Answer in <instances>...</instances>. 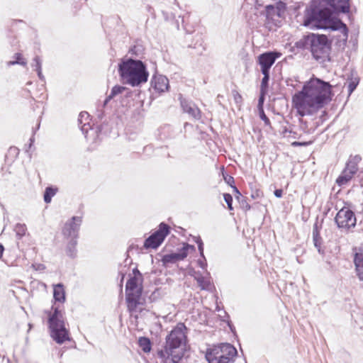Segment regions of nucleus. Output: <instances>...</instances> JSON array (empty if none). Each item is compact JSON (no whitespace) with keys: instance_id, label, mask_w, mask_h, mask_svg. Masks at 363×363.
Segmentation results:
<instances>
[{"instance_id":"nucleus-1","label":"nucleus","mask_w":363,"mask_h":363,"mask_svg":"<svg viewBox=\"0 0 363 363\" xmlns=\"http://www.w3.org/2000/svg\"><path fill=\"white\" fill-rule=\"evenodd\" d=\"M332 86L318 78H311L302 90L293 96V103L298 113L311 116L316 113L331 100Z\"/></svg>"},{"instance_id":"nucleus-2","label":"nucleus","mask_w":363,"mask_h":363,"mask_svg":"<svg viewBox=\"0 0 363 363\" xmlns=\"http://www.w3.org/2000/svg\"><path fill=\"white\" fill-rule=\"evenodd\" d=\"M302 25L310 28L338 30L340 40L347 41L348 29L340 20L333 17L328 9H319L312 4L305 11Z\"/></svg>"},{"instance_id":"nucleus-3","label":"nucleus","mask_w":363,"mask_h":363,"mask_svg":"<svg viewBox=\"0 0 363 363\" xmlns=\"http://www.w3.org/2000/svg\"><path fill=\"white\" fill-rule=\"evenodd\" d=\"M186 327L178 323L166 337L164 349L158 352L160 358L172 363H178L182 358L186 343Z\"/></svg>"},{"instance_id":"nucleus-4","label":"nucleus","mask_w":363,"mask_h":363,"mask_svg":"<svg viewBox=\"0 0 363 363\" xmlns=\"http://www.w3.org/2000/svg\"><path fill=\"white\" fill-rule=\"evenodd\" d=\"M118 67L121 80L125 84L135 87L147 82L149 72L141 60L122 59Z\"/></svg>"},{"instance_id":"nucleus-5","label":"nucleus","mask_w":363,"mask_h":363,"mask_svg":"<svg viewBox=\"0 0 363 363\" xmlns=\"http://www.w3.org/2000/svg\"><path fill=\"white\" fill-rule=\"evenodd\" d=\"M48 315V323L50 335L58 344H62L69 340V332L65 327L63 315L57 308H52Z\"/></svg>"},{"instance_id":"nucleus-6","label":"nucleus","mask_w":363,"mask_h":363,"mask_svg":"<svg viewBox=\"0 0 363 363\" xmlns=\"http://www.w3.org/2000/svg\"><path fill=\"white\" fill-rule=\"evenodd\" d=\"M237 350L230 343H221L208 349L206 358L208 363H233Z\"/></svg>"},{"instance_id":"nucleus-7","label":"nucleus","mask_w":363,"mask_h":363,"mask_svg":"<svg viewBox=\"0 0 363 363\" xmlns=\"http://www.w3.org/2000/svg\"><path fill=\"white\" fill-rule=\"evenodd\" d=\"M140 274L131 277L126 284V301L129 311L133 313L136 311L138 306L140 303L142 285Z\"/></svg>"},{"instance_id":"nucleus-8","label":"nucleus","mask_w":363,"mask_h":363,"mask_svg":"<svg viewBox=\"0 0 363 363\" xmlns=\"http://www.w3.org/2000/svg\"><path fill=\"white\" fill-rule=\"evenodd\" d=\"M311 52L316 60L325 59L328 56L330 45L325 35L312 34L307 38Z\"/></svg>"},{"instance_id":"nucleus-9","label":"nucleus","mask_w":363,"mask_h":363,"mask_svg":"<svg viewBox=\"0 0 363 363\" xmlns=\"http://www.w3.org/2000/svg\"><path fill=\"white\" fill-rule=\"evenodd\" d=\"M335 220L338 228L345 230H348L354 228L357 222L354 212L348 207L341 208L337 212Z\"/></svg>"},{"instance_id":"nucleus-10","label":"nucleus","mask_w":363,"mask_h":363,"mask_svg":"<svg viewBox=\"0 0 363 363\" xmlns=\"http://www.w3.org/2000/svg\"><path fill=\"white\" fill-rule=\"evenodd\" d=\"M169 233V227L164 223H160L159 229L145 240L144 247L146 249H157Z\"/></svg>"},{"instance_id":"nucleus-11","label":"nucleus","mask_w":363,"mask_h":363,"mask_svg":"<svg viewBox=\"0 0 363 363\" xmlns=\"http://www.w3.org/2000/svg\"><path fill=\"white\" fill-rule=\"evenodd\" d=\"M82 223V218L79 216H73L70 220H67L63 228L62 234L67 239L77 238L78 232Z\"/></svg>"},{"instance_id":"nucleus-12","label":"nucleus","mask_w":363,"mask_h":363,"mask_svg":"<svg viewBox=\"0 0 363 363\" xmlns=\"http://www.w3.org/2000/svg\"><path fill=\"white\" fill-rule=\"evenodd\" d=\"M281 55L279 52H267L261 54L258 57V63L261 67V72H269L271 67L275 62L277 58Z\"/></svg>"},{"instance_id":"nucleus-13","label":"nucleus","mask_w":363,"mask_h":363,"mask_svg":"<svg viewBox=\"0 0 363 363\" xmlns=\"http://www.w3.org/2000/svg\"><path fill=\"white\" fill-rule=\"evenodd\" d=\"M190 248L194 249V246L186 245L179 252L164 255L162 258V262L164 265H167L182 260L187 256V251Z\"/></svg>"},{"instance_id":"nucleus-14","label":"nucleus","mask_w":363,"mask_h":363,"mask_svg":"<svg viewBox=\"0 0 363 363\" xmlns=\"http://www.w3.org/2000/svg\"><path fill=\"white\" fill-rule=\"evenodd\" d=\"M180 103L184 112L188 113L190 116L195 119L200 118L201 111L195 104L184 99H182L180 100Z\"/></svg>"},{"instance_id":"nucleus-15","label":"nucleus","mask_w":363,"mask_h":363,"mask_svg":"<svg viewBox=\"0 0 363 363\" xmlns=\"http://www.w3.org/2000/svg\"><path fill=\"white\" fill-rule=\"evenodd\" d=\"M153 88L159 93H162L169 89V80L163 75L154 76L152 80Z\"/></svg>"},{"instance_id":"nucleus-16","label":"nucleus","mask_w":363,"mask_h":363,"mask_svg":"<svg viewBox=\"0 0 363 363\" xmlns=\"http://www.w3.org/2000/svg\"><path fill=\"white\" fill-rule=\"evenodd\" d=\"M335 11L347 13L350 10L349 0H325Z\"/></svg>"},{"instance_id":"nucleus-17","label":"nucleus","mask_w":363,"mask_h":363,"mask_svg":"<svg viewBox=\"0 0 363 363\" xmlns=\"http://www.w3.org/2000/svg\"><path fill=\"white\" fill-rule=\"evenodd\" d=\"M354 264L359 278L363 280V247L359 248L355 253Z\"/></svg>"},{"instance_id":"nucleus-18","label":"nucleus","mask_w":363,"mask_h":363,"mask_svg":"<svg viewBox=\"0 0 363 363\" xmlns=\"http://www.w3.org/2000/svg\"><path fill=\"white\" fill-rule=\"evenodd\" d=\"M361 160V157L359 155H355L354 157H352L349 159L348 162L346 164V167L344 169L345 171L348 172V174H352V176H354V174L357 172L358 170V164Z\"/></svg>"},{"instance_id":"nucleus-19","label":"nucleus","mask_w":363,"mask_h":363,"mask_svg":"<svg viewBox=\"0 0 363 363\" xmlns=\"http://www.w3.org/2000/svg\"><path fill=\"white\" fill-rule=\"evenodd\" d=\"M194 278L201 290L211 291L212 289L213 285L210 279L206 278L201 274L195 276Z\"/></svg>"},{"instance_id":"nucleus-20","label":"nucleus","mask_w":363,"mask_h":363,"mask_svg":"<svg viewBox=\"0 0 363 363\" xmlns=\"http://www.w3.org/2000/svg\"><path fill=\"white\" fill-rule=\"evenodd\" d=\"M53 296L56 301L64 302L65 300V292L63 285L57 284L54 286Z\"/></svg>"},{"instance_id":"nucleus-21","label":"nucleus","mask_w":363,"mask_h":363,"mask_svg":"<svg viewBox=\"0 0 363 363\" xmlns=\"http://www.w3.org/2000/svg\"><path fill=\"white\" fill-rule=\"evenodd\" d=\"M126 89L125 87L116 85L111 89V94L107 96L104 102V106H106L110 100H111L116 95L123 93Z\"/></svg>"},{"instance_id":"nucleus-22","label":"nucleus","mask_w":363,"mask_h":363,"mask_svg":"<svg viewBox=\"0 0 363 363\" xmlns=\"http://www.w3.org/2000/svg\"><path fill=\"white\" fill-rule=\"evenodd\" d=\"M77 238H72L69 240L67 248H66V253L69 257H74L76 256L77 254V250H76V245H77Z\"/></svg>"},{"instance_id":"nucleus-23","label":"nucleus","mask_w":363,"mask_h":363,"mask_svg":"<svg viewBox=\"0 0 363 363\" xmlns=\"http://www.w3.org/2000/svg\"><path fill=\"white\" fill-rule=\"evenodd\" d=\"M352 177V174H348V172L344 169L336 179V183L340 186H345L351 180Z\"/></svg>"},{"instance_id":"nucleus-24","label":"nucleus","mask_w":363,"mask_h":363,"mask_svg":"<svg viewBox=\"0 0 363 363\" xmlns=\"http://www.w3.org/2000/svg\"><path fill=\"white\" fill-rule=\"evenodd\" d=\"M138 344L142 350L147 353L151 350V342L149 338L141 337L138 340Z\"/></svg>"},{"instance_id":"nucleus-25","label":"nucleus","mask_w":363,"mask_h":363,"mask_svg":"<svg viewBox=\"0 0 363 363\" xmlns=\"http://www.w3.org/2000/svg\"><path fill=\"white\" fill-rule=\"evenodd\" d=\"M57 189H52V187H47L44 194V201L48 203L51 201L52 197L56 194Z\"/></svg>"},{"instance_id":"nucleus-26","label":"nucleus","mask_w":363,"mask_h":363,"mask_svg":"<svg viewBox=\"0 0 363 363\" xmlns=\"http://www.w3.org/2000/svg\"><path fill=\"white\" fill-rule=\"evenodd\" d=\"M15 232L18 238H21L25 235L27 230L26 225L25 224L18 223L15 226Z\"/></svg>"},{"instance_id":"nucleus-27","label":"nucleus","mask_w":363,"mask_h":363,"mask_svg":"<svg viewBox=\"0 0 363 363\" xmlns=\"http://www.w3.org/2000/svg\"><path fill=\"white\" fill-rule=\"evenodd\" d=\"M313 242H314L315 247L318 249V252L320 254H322L323 252H322L321 247H320V238L319 237L318 232L313 230Z\"/></svg>"},{"instance_id":"nucleus-28","label":"nucleus","mask_w":363,"mask_h":363,"mask_svg":"<svg viewBox=\"0 0 363 363\" xmlns=\"http://www.w3.org/2000/svg\"><path fill=\"white\" fill-rule=\"evenodd\" d=\"M15 57H16V60L8 62L7 64H8L9 66L13 65H16V64H20V65H24V66L26 65L27 62H26V60H21V54L16 53L15 55Z\"/></svg>"},{"instance_id":"nucleus-29","label":"nucleus","mask_w":363,"mask_h":363,"mask_svg":"<svg viewBox=\"0 0 363 363\" xmlns=\"http://www.w3.org/2000/svg\"><path fill=\"white\" fill-rule=\"evenodd\" d=\"M264 75L261 83V90L263 91L267 89L268 86V82L269 79V72H262Z\"/></svg>"},{"instance_id":"nucleus-30","label":"nucleus","mask_w":363,"mask_h":363,"mask_svg":"<svg viewBox=\"0 0 363 363\" xmlns=\"http://www.w3.org/2000/svg\"><path fill=\"white\" fill-rule=\"evenodd\" d=\"M358 83H359V81L356 78L353 80H351L349 82L348 86H347L349 95H350L354 91V90L356 89Z\"/></svg>"},{"instance_id":"nucleus-31","label":"nucleus","mask_w":363,"mask_h":363,"mask_svg":"<svg viewBox=\"0 0 363 363\" xmlns=\"http://www.w3.org/2000/svg\"><path fill=\"white\" fill-rule=\"evenodd\" d=\"M223 198H224V200L226 202L227 205H228V208L229 210H233V208L232 206V203H233V197L230 194H223Z\"/></svg>"},{"instance_id":"nucleus-32","label":"nucleus","mask_w":363,"mask_h":363,"mask_svg":"<svg viewBox=\"0 0 363 363\" xmlns=\"http://www.w3.org/2000/svg\"><path fill=\"white\" fill-rule=\"evenodd\" d=\"M32 66L35 67V70L41 69L42 67V62L39 57L36 56L33 59V62L32 64Z\"/></svg>"},{"instance_id":"nucleus-33","label":"nucleus","mask_w":363,"mask_h":363,"mask_svg":"<svg viewBox=\"0 0 363 363\" xmlns=\"http://www.w3.org/2000/svg\"><path fill=\"white\" fill-rule=\"evenodd\" d=\"M89 117V115L87 112H81L79 116V123H83L84 121H86Z\"/></svg>"},{"instance_id":"nucleus-34","label":"nucleus","mask_w":363,"mask_h":363,"mask_svg":"<svg viewBox=\"0 0 363 363\" xmlns=\"http://www.w3.org/2000/svg\"><path fill=\"white\" fill-rule=\"evenodd\" d=\"M89 123L84 122V123L82 125L81 130L82 133L85 135L86 138H88L89 136Z\"/></svg>"},{"instance_id":"nucleus-35","label":"nucleus","mask_w":363,"mask_h":363,"mask_svg":"<svg viewBox=\"0 0 363 363\" xmlns=\"http://www.w3.org/2000/svg\"><path fill=\"white\" fill-rule=\"evenodd\" d=\"M260 118L264 122L265 125H270L269 119L267 117L263 110L260 111Z\"/></svg>"},{"instance_id":"nucleus-36","label":"nucleus","mask_w":363,"mask_h":363,"mask_svg":"<svg viewBox=\"0 0 363 363\" xmlns=\"http://www.w3.org/2000/svg\"><path fill=\"white\" fill-rule=\"evenodd\" d=\"M282 190L281 189H276L274 191V196L277 198H281L282 196Z\"/></svg>"},{"instance_id":"nucleus-37","label":"nucleus","mask_w":363,"mask_h":363,"mask_svg":"<svg viewBox=\"0 0 363 363\" xmlns=\"http://www.w3.org/2000/svg\"><path fill=\"white\" fill-rule=\"evenodd\" d=\"M199 243V250L200 252V254L202 257H203V242L200 240Z\"/></svg>"},{"instance_id":"nucleus-38","label":"nucleus","mask_w":363,"mask_h":363,"mask_svg":"<svg viewBox=\"0 0 363 363\" xmlns=\"http://www.w3.org/2000/svg\"><path fill=\"white\" fill-rule=\"evenodd\" d=\"M242 207L243 209H245V211H248L250 209V206L247 203H242Z\"/></svg>"},{"instance_id":"nucleus-39","label":"nucleus","mask_w":363,"mask_h":363,"mask_svg":"<svg viewBox=\"0 0 363 363\" xmlns=\"http://www.w3.org/2000/svg\"><path fill=\"white\" fill-rule=\"evenodd\" d=\"M37 72H38V77H39L40 79H42V80H43V79H44V77H43V74H42V70H41V69H38V70H37Z\"/></svg>"},{"instance_id":"nucleus-40","label":"nucleus","mask_w":363,"mask_h":363,"mask_svg":"<svg viewBox=\"0 0 363 363\" xmlns=\"http://www.w3.org/2000/svg\"><path fill=\"white\" fill-rule=\"evenodd\" d=\"M271 11H274V9L273 6H268L267 7V16H269V14Z\"/></svg>"},{"instance_id":"nucleus-41","label":"nucleus","mask_w":363,"mask_h":363,"mask_svg":"<svg viewBox=\"0 0 363 363\" xmlns=\"http://www.w3.org/2000/svg\"><path fill=\"white\" fill-rule=\"evenodd\" d=\"M199 264L200 265V267H201V268H203V269H204V268H205L206 264H205L203 262H202V261H199Z\"/></svg>"},{"instance_id":"nucleus-42","label":"nucleus","mask_w":363,"mask_h":363,"mask_svg":"<svg viewBox=\"0 0 363 363\" xmlns=\"http://www.w3.org/2000/svg\"><path fill=\"white\" fill-rule=\"evenodd\" d=\"M3 251H4V247L1 245H0V258L2 256Z\"/></svg>"},{"instance_id":"nucleus-43","label":"nucleus","mask_w":363,"mask_h":363,"mask_svg":"<svg viewBox=\"0 0 363 363\" xmlns=\"http://www.w3.org/2000/svg\"><path fill=\"white\" fill-rule=\"evenodd\" d=\"M233 188H234V191L236 192V194H237L238 195H240V191L238 190V189H237L235 186H234Z\"/></svg>"},{"instance_id":"nucleus-44","label":"nucleus","mask_w":363,"mask_h":363,"mask_svg":"<svg viewBox=\"0 0 363 363\" xmlns=\"http://www.w3.org/2000/svg\"><path fill=\"white\" fill-rule=\"evenodd\" d=\"M263 100H264V97L263 96H261L259 99V104H261L263 102Z\"/></svg>"},{"instance_id":"nucleus-45","label":"nucleus","mask_w":363,"mask_h":363,"mask_svg":"<svg viewBox=\"0 0 363 363\" xmlns=\"http://www.w3.org/2000/svg\"><path fill=\"white\" fill-rule=\"evenodd\" d=\"M230 182H233V177H230L228 180V183L229 184Z\"/></svg>"},{"instance_id":"nucleus-46","label":"nucleus","mask_w":363,"mask_h":363,"mask_svg":"<svg viewBox=\"0 0 363 363\" xmlns=\"http://www.w3.org/2000/svg\"><path fill=\"white\" fill-rule=\"evenodd\" d=\"M301 145V144L299 143H297V142L293 143V145Z\"/></svg>"},{"instance_id":"nucleus-47","label":"nucleus","mask_w":363,"mask_h":363,"mask_svg":"<svg viewBox=\"0 0 363 363\" xmlns=\"http://www.w3.org/2000/svg\"><path fill=\"white\" fill-rule=\"evenodd\" d=\"M90 131H91V132H93V131H94V130H93L92 128H90Z\"/></svg>"}]
</instances>
